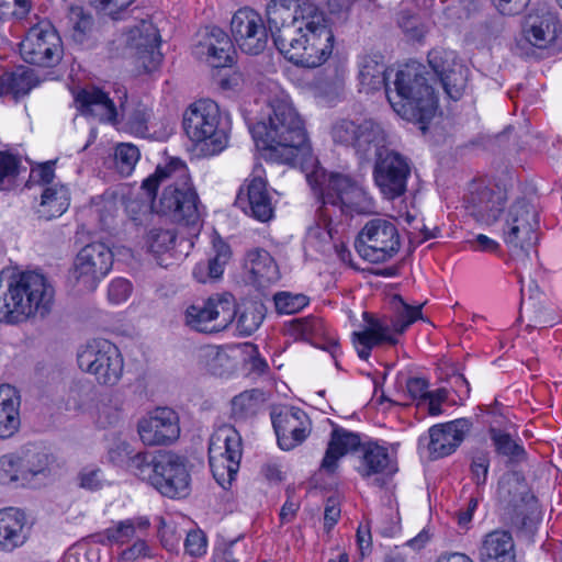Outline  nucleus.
Here are the masks:
<instances>
[{"label":"nucleus","instance_id":"f257e3e1","mask_svg":"<svg viewBox=\"0 0 562 562\" xmlns=\"http://www.w3.org/2000/svg\"><path fill=\"white\" fill-rule=\"evenodd\" d=\"M266 16L278 50L305 68L324 64L334 48L330 20L313 0H270Z\"/></svg>","mask_w":562,"mask_h":562},{"label":"nucleus","instance_id":"f03ea898","mask_svg":"<svg viewBox=\"0 0 562 562\" xmlns=\"http://www.w3.org/2000/svg\"><path fill=\"white\" fill-rule=\"evenodd\" d=\"M267 121L256 123L250 132L258 148L269 151V158L282 164H294L300 154L307 151V137L303 121L288 94L281 92L270 101Z\"/></svg>","mask_w":562,"mask_h":562},{"label":"nucleus","instance_id":"7ed1b4c3","mask_svg":"<svg viewBox=\"0 0 562 562\" xmlns=\"http://www.w3.org/2000/svg\"><path fill=\"white\" fill-rule=\"evenodd\" d=\"M54 288L38 272L0 273V322L18 324L32 316L44 317L54 303Z\"/></svg>","mask_w":562,"mask_h":562},{"label":"nucleus","instance_id":"20e7f679","mask_svg":"<svg viewBox=\"0 0 562 562\" xmlns=\"http://www.w3.org/2000/svg\"><path fill=\"white\" fill-rule=\"evenodd\" d=\"M160 184L164 189L158 201L153 202V209L177 222L195 226L200 222L201 205L184 162L172 159L165 167L158 166L155 173L144 180L142 188L153 195Z\"/></svg>","mask_w":562,"mask_h":562},{"label":"nucleus","instance_id":"39448f33","mask_svg":"<svg viewBox=\"0 0 562 562\" xmlns=\"http://www.w3.org/2000/svg\"><path fill=\"white\" fill-rule=\"evenodd\" d=\"M427 76L426 67L413 61L396 72L394 88L386 87V98L393 110L401 117L419 123L423 131L437 109V99Z\"/></svg>","mask_w":562,"mask_h":562},{"label":"nucleus","instance_id":"423d86ee","mask_svg":"<svg viewBox=\"0 0 562 562\" xmlns=\"http://www.w3.org/2000/svg\"><path fill=\"white\" fill-rule=\"evenodd\" d=\"M220 125V108L210 99L195 101L183 113L186 135L206 156L216 155L226 147L227 135Z\"/></svg>","mask_w":562,"mask_h":562},{"label":"nucleus","instance_id":"0eeeda50","mask_svg":"<svg viewBox=\"0 0 562 562\" xmlns=\"http://www.w3.org/2000/svg\"><path fill=\"white\" fill-rule=\"evenodd\" d=\"M402 312L396 321L386 317H374L370 313H363L366 327L361 331L352 334V341L362 360H368L372 348L382 344L395 345L397 339L394 334H402L416 319L422 318V305L411 306L401 299Z\"/></svg>","mask_w":562,"mask_h":562},{"label":"nucleus","instance_id":"6e6552de","mask_svg":"<svg viewBox=\"0 0 562 562\" xmlns=\"http://www.w3.org/2000/svg\"><path fill=\"white\" fill-rule=\"evenodd\" d=\"M323 214L339 218L352 213L367 214L373 211V199L350 177L339 173L329 176L322 189Z\"/></svg>","mask_w":562,"mask_h":562},{"label":"nucleus","instance_id":"1a4fd4ad","mask_svg":"<svg viewBox=\"0 0 562 562\" xmlns=\"http://www.w3.org/2000/svg\"><path fill=\"white\" fill-rule=\"evenodd\" d=\"M401 247L402 237L397 226L381 217L368 221L356 240L359 256L371 263H384L393 259Z\"/></svg>","mask_w":562,"mask_h":562},{"label":"nucleus","instance_id":"9d476101","mask_svg":"<svg viewBox=\"0 0 562 562\" xmlns=\"http://www.w3.org/2000/svg\"><path fill=\"white\" fill-rule=\"evenodd\" d=\"M243 456L241 437L232 426H222L210 438L209 463L216 482L231 485L239 470Z\"/></svg>","mask_w":562,"mask_h":562},{"label":"nucleus","instance_id":"9b49d317","mask_svg":"<svg viewBox=\"0 0 562 562\" xmlns=\"http://www.w3.org/2000/svg\"><path fill=\"white\" fill-rule=\"evenodd\" d=\"M539 214L528 201L521 199L514 202L505 217L503 227L504 243L516 254L529 257L530 250L537 245L539 236Z\"/></svg>","mask_w":562,"mask_h":562},{"label":"nucleus","instance_id":"f8f14e48","mask_svg":"<svg viewBox=\"0 0 562 562\" xmlns=\"http://www.w3.org/2000/svg\"><path fill=\"white\" fill-rule=\"evenodd\" d=\"M79 368L103 385H115L122 378L123 358L119 348L106 339H93L78 352Z\"/></svg>","mask_w":562,"mask_h":562},{"label":"nucleus","instance_id":"ddd939ff","mask_svg":"<svg viewBox=\"0 0 562 562\" xmlns=\"http://www.w3.org/2000/svg\"><path fill=\"white\" fill-rule=\"evenodd\" d=\"M236 317V304L232 295H216L195 302L184 311L183 322L200 333H218Z\"/></svg>","mask_w":562,"mask_h":562},{"label":"nucleus","instance_id":"4468645a","mask_svg":"<svg viewBox=\"0 0 562 562\" xmlns=\"http://www.w3.org/2000/svg\"><path fill=\"white\" fill-rule=\"evenodd\" d=\"M154 473L149 483L161 495L169 498H180L189 494L190 474L186 459L171 451H159L154 456Z\"/></svg>","mask_w":562,"mask_h":562},{"label":"nucleus","instance_id":"2eb2a0df","mask_svg":"<svg viewBox=\"0 0 562 562\" xmlns=\"http://www.w3.org/2000/svg\"><path fill=\"white\" fill-rule=\"evenodd\" d=\"M21 57L29 64L42 67L57 65L63 56L61 40L48 21L32 26L20 43Z\"/></svg>","mask_w":562,"mask_h":562},{"label":"nucleus","instance_id":"dca6fc26","mask_svg":"<svg viewBox=\"0 0 562 562\" xmlns=\"http://www.w3.org/2000/svg\"><path fill=\"white\" fill-rule=\"evenodd\" d=\"M373 160V180L383 196L394 200L403 195L411 175L407 158L389 148Z\"/></svg>","mask_w":562,"mask_h":562},{"label":"nucleus","instance_id":"f3484780","mask_svg":"<svg viewBox=\"0 0 562 562\" xmlns=\"http://www.w3.org/2000/svg\"><path fill=\"white\" fill-rule=\"evenodd\" d=\"M506 191L496 184L473 182L464 198L465 209L476 222L494 224L504 211Z\"/></svg>","mask_w":562,"mask_h":562},{"label":"nucleus","instance_id":"a211bd4d","mask_svg":"<svg viewBox=\"0 0 562 562\" xmlns=\"http://www.w3.org/2000/svg\"><path fill=\"white\" fill-rule=\"evenodd\" d=\"M113 263V254L103 243L86 245L77 254L74 263V274L78 283L92 291L99 281L110 271Z\"/></svg>","mask_w":562,"mask_h":562},{"label":"nucleus","instance_id":"6ab92c4d","mask_svg":"<svg viewBox=\"0 0 562 562\" xmlns=\"http://www.w3.org/2000/svg\"><path fill=\"white\" fill-rule=\"evenodd\" d=\"M278 445L289 451L303 443L312 431V423L301 408L283 406L271 413Z\"/></svg>","mask_w":562,"mask_h":562},{"label":"nucleus","instance_id":"aec40b11","mask_svg":"<svg viewBox=\"0 0 562 562\" xmlns=\"http://www.w3.org/2000/svg\"><path fill=\"white\" fill-rule=\"evenodd\" d=\"M231 33L235 44L246 54L261 53L268 42V32L259 13L240 9L232 18Z\"/></svg>","mask_w":562,"mask_h":562},{"label":"nucleus","instance_id":"412c9836","mask_svg":"<svg viewBox=\"0 0 562 562\" xmlns=\"http://www.w3.org/2000/svg\"><path fill=\"white\" fill-rule=\"evenodd\" d=\"M140 440L146 446L173 443L180 436L178 414L168 407H158L137 425Z\"/></svg>","mask_w":562,"mask_h":562},{"label":"nucleus","instance_id":"4be33fe9","mask_svg":"<svg viewBox=\"0 0 562 562\" xmlns=\"http://www.w3.org/2000/svg\"><path fill=\"white\" fill-rule=\"evenodd\" d=\"M428 63L440 83L452 100H459L467 86V68L456 60L453 52L432 49L428 54Z\"/></svg>","mask_w":562,"mask_h":562},{"label":"nucleus","instance_id":"5701e85b","mask_svg":"<svg viewBox=\"0 0 562 562\" xmlns=\"http://www.w3.org/2000/svg\"><path fill=\"white\" fill-rule=\"evenodd\" d=\"M159 42L157 27L147 20H140L126 33V44L136 50L138 64L146 72L156 70L161 63Z\"/></svg>","mask_w":562,"mask_h":562},{"label":"nucleus","instance_id":"b1692460","mask_svg":"<svg viewBox=\"0 0 562 562\" xmlns=\"http://www.w3.org/2000/svg\"><path fill=\"white\" fill-rule=\"evenodd\" d=\"M236 205L259 222L273 217L274 207L265 179L257 176L248 180L238 191Z\"/></svg>","mask_w":562,"mask_h":562},{"label":"nucleus","instance_id":"393cba45","mask_svg":"<svg viewBox=\"0 0 562 562\" xmlns=\"http://www.w3.org/2000/svg\"><path fill=\"white\" fill-rule=\"evenodd\" d=\"M195 55L204 58L213 68L227 67L233 64V43L220 27H212L195 46Z\"/></svg>","mask_w":562,"mask_h":562},{"label":"nucleus","instance_id":"a878e982","mask_svg":"<svg viewBox=\"0 0 562 562\" xmlns=\"http://www.w3.org/2000/svg\"><path fill=\"white\" fill-rule=\"evenodd\" d=\"M468 429L469 424L465 419H456L431 427L428 449L432 458H443L452 453L464 439Z\"/></svg>","mask_w":562,"mask_h":562},{"label":"nucleus","instance_id":"bb28decb","mask_svg":"<svg viewBox=\"0 0 562 562\" xmlns=\"http://www.w3.org/2000/svg\"><path fill=\"white\" fill-rule=\"evenodd\" d=\"M360 446L361 439L357 432L334 426L321 463V470L329 474L334 473L338 467L339 459L357 450Z\"/></svg>","mask_w":562,"mask_h":562},{"label":"nucleus","instance_id":"cd10ccee","mask_svg":"<svg viewBox=\"0 0 562 562\" xmlns=\"http://www.w3.org/2000/svg\"><path fill=\"white\" fill-rule=\"evenodd\" d=\"M386 138V133L379 123L372 120L362 121L355 143L357 156L364 161L375 159L389 149Z\"/></svg>","mask_w":562,"mask_h":562},{"label":"nucleus","instance_id":"c85d7f7f","mask_svg":"<svg viewBox=\"0 0 562 562\" xmlns=\"http://www.w3.org/2000/svg\"><path fill=\"white\" fill-rule=\"evenodd\" d=\"M515 543L506 530H493L482 540L479 562H515Z\"/></svg>","mask_w":562,"mask_h":562},{"label":"nucleus","instance_id":"c756f323","mask_svg":"<svg viewBox=\"0 0 562 562\" xmlns=\"http://www.w3.org/2000/svg\"><path fill=\"white\" fill-rule=\"evenodd\" d=\"M75 100L82 114L95 116L101 122L113 124L116 122V108L102 90L98 88L82 89L77 93Z\"/></svg>","mask_w":562,"mask_h":562},{"label":"nucleus","instance_id":"7c9ffc66","mask_svg":"<svg viewBox=\"0 0 562 562\" xmlns=\"http://www.w3.org/2000/svg\"><path fill=\"white\" fill-rule=\"evenodd\" d=\"M561 32L562 25L550 12H544L541 15H529L526 22V40L538 48H547L552 45Z\"/></svg>","mask_w":562,"mask_h":562},{"label":"nucleus","instance_id":"2f4dec72","mask_svg":"<svg viewBox=\"0 0 562 562\" xmlns=\"http://www.w3.org/2000/svg\"><path fill=\"white\" fill-rule=\"evenodd\" d=\"M25 516L15 508L0 510V549L12 551L25 542Z\"/></svg>","mask_w":562,"mask_h":562},{"label":"nucleus","instance_id":"473e14b6","mask_svg":"<svg viewBox=\"0 0 562 562\" xmlns=\"http://www.w3.org/2000/svg\"><path fill=\"white\" fill-rule=\"evenodd\" d=\"M358 471L363 477H369L375 474H394L397 468L391 460L386 448L369 442L362 445V456Z\"/></svg>","mask_w":562,"mask_h":562},{"label":"nucleus","instance_id":"72a5a7b5","mask_svg":"<svg viewBox=\"0 0 562 562\" xmlns=\"http://www.w3.org/2000/svg\"><path fill=\"white\" fill-rule=\"evenodd\" d=\"M20 396L18 391L9 385H0V438H9L20 427Z\"/></svg>","mask_w":562,"mask_h":562},{"label":"nucleus","instance_id":"f704fd0d","mask_svg":"<svg viewBox=\"0 0 562 562\" xmlns=\"http://www.w3.org/2000/svg\"><path fill=\"white\" fill-rule=\"evenodd\" d=\"M245 266L259 285L263 286L279 280L278 266L265 249L257 248L248 251Z\"/></svg>","mask_w":562,"mask_h":562},{"label":"nucleus","instance_id":"c9c22d12","mask_svg":"<svg viewBox=\"0 0 562 562\" xmlns=\"http://www.w3.org/2000/svg\"><path fill=\"white\" fill-rule=\"evenodd\" d=\"M70 196L68 189L63 184H54L44 189L37 214L45 221L63 215L69 207Z\"/></svg>","mask_w":562,"mask_h":562},{"label":"nucleus","instance_id":"e433bc0d","mask_svg":"<svg viewBox=\"0 0 562 562\" xmlns=\"http://www.w3.org/2000/svg\"><path fill=\"white\" fill-rule=\"evenodd\" d=\"M26 482L37 475H46L54 461L52 454L36 446L26 447L19 454Z\"/></svg>","mask_w":562,"mask_h":562},{"label":"nucleus","instance_id":"4c0bfd02","mask_svg":"<svg viewBox=\"0 0 562 562\" xmlns=\"http://www.w3.org/2000/svg\"><path fill=\"white\" fill-rule=\"evenodd\" d=\"M263 403V394L252 389L241 392L233 397L231 402V415L236 422L254 417Z\"/></svg>","mask_w":562,"mask_h":562},{"label":"nucleus","instance_id":"58836bf2","mask_svg":"<svg viewBox=\"0 0 562 562\" xmlns=\"http://www.w3.org/2000/svg\"><path fill=\"white\" fill-rule=\"evenodd\" d=\"M229 248L222 246L216 256L195 265L193 277L198 282L205 283L210 280H216L222 277L224 267L229 259Z\"/></svg>","mask_w":562,"mask_h":562},{"label":"nucleus","instance_id":"ea45409f","mask_svg":"<svg viewBox=\"0 0 562 562\" xmlns=\"http://www.w3.org/2000/svg\"><path fill=\"white\" fill-rule=\"evenodd\" d=\"M359 79L362 87L368 90H379L390 87L386 83V68L384 64L372 58H366L360 65Z\"/></svg>","mask_w":562,"mask_h":562},{"label":"nucleus","instance_id":"a19ab883","mask_svg":"<svg viewBox=\"0 0 562 562\" xmlns=\"http://www.w3.org/2000/svg\"><path fill=\"white\" fill-rule=\"evenodd\" d=\"M0 483L14 486L27 483L19 453H8L0 457Z\"/></svg>","mask_w":562,"mask_h":562},{"label":"nucleus","instance_id":"79ce46f5","mask_svg":"<svg viewBox=\"0 0 562 562\" xmlns=\"http://www.w3.org/2000/svg\"><path fill=\"white\" fill-rule=\"evenodd\" d=\"M490 437L497 453L508 457L510 460L519 462L525 459L526 451L509 434L496 429H490Z\"/></svg>","mask_w":562,"mask_h":562},{"label":"nucleus","instance_id":"37998d69","mask_svg":"<svg viewBox=\"0 0 562 562\" xmlns=\"http://www.w3.org/2000/svg\"><path fill=\"white\" fill-rule=\"evenodd\" d=\"M334 218H336L335 215L325 216L323 214L322 205L319 209V222H316L314 225L308 227L306 233V243L312 247L319 249L329 244L333 238L331 224Z\"/></svg>","mask_w":562,"mask_h":562},{"label":"nucleus","instance_id":"c03bdc74","mask_svg":"<svg viewBox=\"0 0 562 562\" xmlns=\"http://www.w3.org/2000/svg\"><path fill=\"white\" fill-rule=\"evenodd\" d=\"M140 153L131 143H121L115 148V168L122 176H130L134 170Z\"/></svg>","mask_w":562,"mask_h":562},{"label":"nucleus","instance_id":"a18cd8bd","mask_svg":"<svg viewBox=\"0 0 562 562\" xmlns=\"http://www.w3.org/2000/svg\"><path fill=\"white\" fill-rule=\"evenodd\" d=\"M9 77L11 81V91L15 99L24 97L38 85V78L35 75V71L30 68L21 67L13 72H9Z\"/></svg>","mask_w":562,"mask_h":562},{"label":"nucleus","instance_id":"49530a36","mask_svg":"<svg viewBox=\"0 0 562 562\" xmlns=\"http://www.w3.org/2000/svg\"><path fill=\"white\" fill-rule=\"evenodd\" d=\"M20 159L7 151H0V190L9 191L15 186Z\"/></svg>","mask_w":562,"mask_h":562},{"label":"nucleus","instance_id":"de8ad7c7","mask_svg":"<svg viewBox=\"0 0 562 562\" xmlns=\"http://www.w3.org/2000/svg\"><path fill=\"white\" fill-rule=\"evenodd\" d=\"M135 0H91V5L99 14L113 21L123 20Z\"/></svg>","mask_w":562,"mask_h":562},{"label":"nucleus","instance_id":"09e8293b","mask_svg":"<svg viewBox=\"0 0 562 562\" xmlns=\"http://www.w3.org/2000/svg\"><path fill=\"white\" fill-rule=\"evenodd\" d=\"M359 130L360 123L350 120H340L333 125L331 137L335 143L352 146L355 148Z\"/></svg>","mask_w":562,"mask_h":562},{"label":"nucleus","instance_id":"8fccbe9b","mask_svg":"<svg viewBox=\"0 0 562 562\" xmlns=\"http://www.w3.org/2000/svg\"><path fill=\"white\" fill-rule=\"evenodd\" d=\"M308 304V297L304 294L280 292L274 295L276 310L280 314H294Z\"/></svg>","mask_w":562,"mask_h":562},{"label":"nucleus","instance_id":"3c124183","mask_svg":"<svg viewBox=\"0 0 562 562\" xmlns=\"http://www.w3.org/2000/svg\"><path fill=\"white\" fill-rule=\"evenodd\" d=\"M68 18L74 29L76 40L82 41L85 35L91 31L93 18L80 5L69 8Z\"/></svg>","mask_w":562,"mask_h":562},{"label":"nucleus","instance_id":"603ef678","mask_svg":"<svg viewBox=\"0 0 562 562\" xmlns=\"http://www.w3.org/2000/svg\"><path fill=\"white\" fill-rule=\"evenodd\" d=\"M176 236L172 229L153 228L147 236L148 248L153 254H164L172 247Z\"/></svg>","mask_w":562,"mask_h":562},{"label":"nucleus","instance_id":"864d4df0","mask_svg":"<svg viewBox=\"0 0 562 562\" xmlns=\"http://www.w3.org/2000/svg\"><path fill=\"white\" fill-rule=\"evenodd\" d=\"M398 25L412 41H422L428 32V27L420 19L407 11H402L398 18Z\"/></svg>","mask_w":562,"mask_h":562},{"label":"nucleus","instance_id":"5fc2aeb1","mask_svg":"<svg viewBox=\"0 0 562 562\" xmlns=\"http://www.w3.org/2000/svg\"><path fill=\"white\" fill-rule=\"evenodd\" d=\"M134 536L135 533L133 532V525L130 520L126 519L121 520L114 526L106 528L102 533V537H104V539H102L101 542L103 544H123L127 542L130 539H132Z\"/></svg>","mask_w":562,"mask_h":562},{"label":"nucleus","instance_id":"6e6d98bb","mask_svg":"<svg viewBox=\"0 0 562 562\" xmlns=\"http://www.w3.org/2000/svg\"><path fill=\"white\" fill-rule=\"evenodd\" d=\"M151 111L143 105L138 104L128 115L127 128L132 134L137 136H145L148 132V121L150 120Z\"/></svg>","mask_w":562,"mask_h":562},{"label":"nucleus","instance_id":"4d7b16f0","mask_svg":"<svg viewBox=\"0 0 562 562\" xmlns=\"http://www.w3.org/2000/svg\"><path fill=\"white\" fill-rule=\"evenodd\" d=\"M294 329L304 339H315L324 335V323L316 317L296 318L293 321Z\"/></svg>","mask_w":562,"mask_h":562},{"label":"nucleus","instance_id":"13d9d810","mask_svg":"<svg viewBox=\"0 0 562 562\" xmlns=\"http://www.w3.org/2000/svg\"><path fill=\"white\" fill-rule=\"evenodd\" d=\"M127 468L137 476L149 482V476L154 468V457L146 452H137L128 458Z\"/></svg>","mask_w":562,"mask_h":562},{"label":"nucleus","instance_id":"bf43d9fd","mask_svg":"<svg viewBox=\"0 0 562 562\" xmlns=\"http://www.w3.org/2000/svg\"><path fill=\"white\" fill-rule=\"evenodd\" d=\"M122 413V405L117 398L109 397L99 408V419L108 426L115 425Z\"/></svg>","mask_w":562,"mask_h":562},{"label":"nucleus","instance_id":"052dcab7","mask_svg":"<svg viewBox=\"0 0 562 562\" xmlns=\"http://www.w3.org/2000/svg\"><path fill=\"white\" fill-rule=\"evenodd\" d=\"M490 457L486 452L476 453L471 463L472 479L477 486L484 485L487 479Z\"/></svg>","mask_w":562,"mask_h":562},{"label":"nucleus","instance_id":"680f3d73","mask_svg":"<svg viewBox=\"0 0 562 562\" xmlns=\"http://www.w3.org/2000/svg\"><path fill=\"white\" fill-rule=\"evenodd\" d=\"M206 537L202 530H191L188 532L184 548L192 557L203 555L206 551Z\"/></svg>","mask_w":562,"mask_h":562},{"label":"nucleus","instance_id":"e2e57ef3","mask_svg":"<svg viewBox=\"0 0 562 562\" xmlns=\"http://www.w3.org/2000/svg\"><path fill=\"white\" fill-rule=\"evenodd\" d=\"M132 293V284L128 280L119 278L113 280L108 290L109 300L120 304L128 299Z\"/></svg>","mask_w":562,"mask_h":562},{"label":"nucleus","instance_id":"0e129e2a","mask_svg":"<svg viewBox=\"0 0 562 562\" xmlns=\"http://www.w3.org/2000/svg\"><path fill=\"white\" fill-rule=\"evenodd\" d=\"M261 319L262 316L254 310H246L237 319V328L240 334L249 336L259 327Z\"/></svg>","mask_w":562,"mask_h":562},{"label":"nucleus","instance_id":"69168bd1","mask_svg":"<svg viewBox=\"0 0 562 562\" xmlns=\"http://www.w3.org/2000/svg\"><path fill=\"white\" fill-rule=\"evenodd\" d=\"M79 486L89 491H95L102 487L103 480L99 469L85 468L78 474Z\"/></svg>","mask_w":562,"mask_h":562},{"label":"nucleus","instance_id":"338daca9","mask_svg":"<svg viewBox=\"0 0 562 562\" xmlns=\"http://www.w3.org/2000/svg\"><path fill=\"white\" fill-rule=\"evenodd\" d=\"M147 557H150L149 547L145 540L138 539L131 547L121 552L120 561L134 562L139 558Z\"/></svg>","mask_w":562,"mask_h":562},{"label":"nucleus","instance_id":"774afa93","mask_svg":"<svg viewBox=\"0 0 562 562\" xmlns=\"http://www.w3.org/2000/svg\"><path fill=\"white\" fill-rule=\"evenodd\" d=\"M469 246L472 250L483 251V252H497L501 248L499 244L490 238L486 235L479 234L473 239L469 240Z\"/></svg>","mask_w":562,"mask_h":562}]
</instances>
